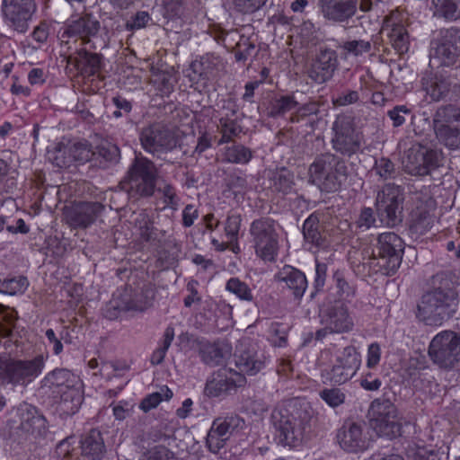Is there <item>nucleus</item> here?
Returning a JSON list of instances; mask_svg holds the SVG:
<instances>
[{
	"label": "nucleus",
	"mask_w": 460,
	"mask_h": 460,
	"mask_svg": "<svg viewBox=\"0 0 460 460\" xmlns=\"http://www.w3.org/2000/svg\"><path fill=\"white\" fill-rule=\"evenodd\" d=\"M319 366L323 385H341L357 374L361 366V357L354 346L339 348L332 344L322 350Z\"/></svg>",
	"instance_id": "f257e3e1"
},
{
	"label": "nucleus",
	"mask_w": 460,
	"mask_h": 460,
	"mask_svg": "<svg viewBox=\"0 0 460 460\" xmlns=\"http://www.w3.org/2000/svg\"><path fill=\"white\" fill-rule=\"evenodd\" d=\"M458 295L449 281L425 293L418 305V318L427 325L440 326L458 307Z\"/></svg>",
	"instance_id": "f03ea898"
},
{
	"label": "nucleus",
	"mask_w": 460,
	"mask_h": 460,
	"mask_svg": "<svg viewBox=\"0 0 460 460\" xmlns=\"http://www.w3.org/2000/svg\"><path fill=\"white\" fill-rule=\"evenodd\" d=\"M41 383L42 387L60 398L59 408L64 413L72 415L79 410L84 399L79 376L66 368H55L45 375Z\"/></svg>",
	"instance_id": "7ed1b4c3"
},
{
	"label": "nucleus",
	"mask_w": 460,
	"mask_h": 460,
	"mask_svg": "<svg viewBox=\"0 0 460 460\" xmlns=\"http://www.w3.org/2000/svg\"><path fill=\"white\" fill-rule=\"evenodd\" d=\"M47 358L42 354L25 359L0 357V380L4 385L26 386L42 374Z\"/></svg>",
	"instance_id": "20e7f679"
},
{
	"label": "nucleus",
	"mask_w": 460,
	"mask_h": 460,
	"mask_svg": "<svg viewBox=\"0 0 460 460\" xmlns=\"http://www.w3.org/2000/svg\"><path fill=\"white\" fill-rule=\"evenodd\" d=\"M309 181L322 190H337L346 179L347 167L339 157L326 153L315 158L308 169Z\"/></svg>",
	"instance_id": "39448f33"
},
{
	"label": "nucleus",
	"mask_w": 460,
	"mask_h": 460,
	"mask_svg": "<svg viewBox=\"0 0 460 460\" xmlns=\"http://www.w3.org/2000/svg\"><path fill=\"white\" fill-rule=\"evenodd\" d=\"M255 254L264 261H273L278 255L279 234L275 220L264 217L253 220L249 229Z\"/></svg>",
	"instance_id": "423d86ee"
},
{
	"label": "nucleus",
	"mask_w": 460,
	"mask_h": 460,
	"mask_svg": "<svg viewBox=\"0 0 460 460\" xmlns=\"http://www.w3.org/2000/svg\"><path fill=\"white\" fill-rule=\"evenodd\" d=\"M428 354L440 368H454L460 361V335L448 330L439 332L431 339Z\"/></svg>",
	"instance_id": "0eeeda50"
},
{
	"label": "nucleus",
	"mask_w": 460,
	"mask_h": 460,
	"mask_svg": "<svg viewBox=\"0 0 460 460\" xmlns=\"http://www.w3.org/2000/svg\"><path fill=\"white\" fill-rule=\"evenodd\" d=\"M443 162L440 149L425 146L422 143L413 144L402 157L405 171L411 175H427L439 167Z\"/></svg>",
	"instance_id": "6e6552de"
},
{
	"label": "nucleus",
	"mask_w": 460,
	"mask_h": 460,
	"mask_svg": "<svg viewBox=\"0 0 460 460\" xmlns=\"http://www.w3.org/2000/svg\"><path fill=\"white\" fill-rule=\"evenodd\" d=\"M368 414L371 427L378 436L392 439L401 435L402 427L398 421L397 410L390 400H374Z\"/></svg>",
	"instance_id": "1a4fd4ad"
},
{
	"label": "nucleus",
	"mask_w": 460,
	"mask_h": 460,
	"mask_svg": "<svg viewBox=\"0 0 460 460\" xmlns=\"http://www.w3.org/2000/svg\"><path fill=\"white\" fill-rule=\"evenodd\" d=\"M354 117H337L333 123L332 137L333 148L344 155L350 156L358 153L363 143L362 134L353 125Z\"/></svg>",
	"instance_id": "9d476101"
},
{
	"label": "nucleus",
	"mask_w": 460,
	"mask_h": 460,
	"mask_svg": "<svg viewBox=\"0 0 460 460\" xmlns=\"http://www.w3.org/2000/svg\"><path fill=\"white\" fill-rule=\"evenodd\" d=\"M377 265L387 276L394 275L402 262L403 243L399 235L393 232H385L378 236Z\"/></svg>",
	"instance_id": "9b49d317"
},
{
	"label": "nucleus",
	"mask_w": 460,
	"mask_h": 460,
	"mask_svg": "<svg viewBox=\"0 0 460 460\" xmlns=\"http://www.w3.org/2000/svg\"><path fill=\"white\" fill-rule=\"evenodd\" d=\"M415 203V208L411 214L410 232L412 236L418 238L427 234L433 226V212L437 204L427 189L416 195Z\"/></svg>",
	"instance_id": "f8f14e48"
},
{
	"label": "nucleus",
	"mask_w": 460,
	"mask_h": 460,
	"mask_svg": "<svg viewBox=\"0 0 460 460\" xmlns=\"http://www.w3.org/2000/svg\"><path fill=\"white\" fill-rule=\"evenodd\" d=\"M140 140L146 151L155 154L171 151L176 147L179 135L172 128L154 124L142 131Z\"/></svg>",
	"instance_id": "ddd939ff"
},
{
	"label": "nucleus",
	"mask_w": 460,
	"mask_h": 460,
	"mask_svg": "<svg viewBox=\"0 0 460 460\" xmlns=\"http://www.w3.org/2000/svg\"><path fill=\"white\" fill-rule=\"evenodd\" d=\"M157 172L155 164L145 157H137L128 172L131 190L140 196H151L155 190Z\"/></svg>",
	"instance_id": "4468645a"
},
{
	"label": "nucleus",
	"mask_w": 460,
	"mask_h": 460,
	"mask_svg": "<svg viewBox=\"0 0 460 460\" xmlns=\"http://www.w3.org/2000/svg\"><path fill=\"white\" fill-rule=\"evenodd\" d=\"M402 192L399 186L386 184L383 187L376 198V211L383 224L387 226L396 224L402 210Z\"/></svg>",
	"instance_id": "2eb2a0df"
},
{
	"label": "nucleus",
	"mask_w": 460,
	"mask_h": 460,
	"mask_svg": "<svg viewBox=\"0 0 460 460\" xmlns=\"http://www.w3.org/2000/svg\"><path fill=\"white\" fill-rule=\"evenodd\" d=\"M244 425V420L237 415L214 420L207 435L206 444L208 450L213 454L218 453L233 432L243 429Z\"/></svg>",
	"instance_id": "dca6fc26"
},
{
	"label": "nucleus",
	"mask_w": 460,
	"mask_h": 460,
	"mask_svg": "<svg viewBox=\"0 0 460 460\" xmlns=\"http://www.w3.org/2000/svg\"><path fill=\"white\" fill-rule=\"evenodd\" d=\"M272 421L282 445L295 447L302 443L305 429L302 420L276 410L272 412Z\"/></svg>",
	"instance_id": "f3484780"
},
{
	"label": "nucleus",
	"mask_w": 460,
	"mask_h": 460,
	"mask_svg": "<svg viewBox=\"0 0 460 460\" xmlns=\"http://www.w3.org/2000/svg\"><path fill=\"white\" fill-rule=\"evenodd\" d=\"M246 378L243 374L232 368H220L207 381L205 393L210 397H218L243 386Z\"/></svg>",
	"instance_id": "a211bd4d"
},
{
	"label": "nucleus",
	"mask_w": 460,
	"mask_h": 460,
	"mask_svg": "<svg viewBox=\"0 0 460 460\" xmlns=\"http://www.w3.org/2000/svg\"><path fill=\"white\" fill-rule=\"evenodd\" d=\"M2 10L9 25L19 32H25L28 22L36 11L34 0H3Z\"/></svg>",
	"instance_id": "6ab92c4d"
},
{
	"label": "nucleus",
	"mask_w": 460,
	"mask_h": 460,
	"mask_svg": "<svg viewBox=\"0 0 460 460\" xmlns=\"http://www.w3.org/2000/svg\"><path fill=\"white\" fill-rule=\"evenodd\" d=\"M431 58L441 66L454 65L460 55V30L456 27L444 29Z\"/></svg>",
	"instance_id": "aec40b11"
},
{
	"label": "nucleus",
	"mask_w": 460,
	"mask_h": 460,
	"mask_svg": "<svg viewBox=\"0 0 460 460\" xmlns=\"http://www.w3.org/2000/svg\"><path fill=\"white\" fill-rule=\"evenodd\" d=\"M103 209L104 207L99 202H80L66 208L65 217L72 227L87 228L97 220Z\"/></svg>",
	"instance_id": "412c9836"
},
{
	"label": "nucleus",
	"mask_w": 460,
	"mask_h": 460,
	"mask_svg": "<svg viewBox=\"0 0 460 460\" xmlns=\"http://www.w3.org/2000/svg\"><path fill=\"white\" fill-rule=\"evenodd\" d=\"M338 65V57L334 50H321L307 69L308 77L316 84H324L332 79Z\"/></svg>",
	"instance_id": "4be33fe9"
},
{
	"label": "nucleus",
	"mask_w": 460,
	"mask_h": 460,
	"mask_svg": "<svg viewBox=\"0 0 460 460\" xmlns=\"http://www.w3.org/2000/svg\"><path fill=\"white\" fill-rule=\"evenodd\" d=\"M11 419L13 426L26 433H40L46 427L45 418L38 410L26 402L21 403L12 412Z\"/></svg>",
	"instance_id": "5701e85b"
},
{
	"label": "nucleus",
	"mask_w": 460,
	"mask_h": 460,
	"mask_svg": "<svg viewBox=\"0 0 460 460\" xmlns=\"http://www.w3.org/2000/svg\"><path fill=\"white\" fill-rule=\"evenodd\" d=\"M100 27V22L90 13L72 17L64 27L62 38H75L81 40L83 44H87L91 38L97 35Z\"/></svg>",
	"instance_id": "b1692460"
},
{
	"label": "nucleus",
	"mask_w": 460,
	"mask_h": 460,
	"mask_svg": "<svg viewBox=\"0 0 460 460\" xmlns=\"http://www.w3.org/2000/svg\"><path fill=\"white\" fill-rule=\"evenodd\" d=\"M323 16L332 22L348 23L358 12V0H318Z\"/></svg>",
	"instance_id": "393cba45"
},
{
	"label": "nucleus",
	"mask_w": 460,
	"mask_h": 460,
	"mask_svg": "<svg viewBox=\"0 0 460 460\" xmlns=\"http://www.w3.org/2000/svg\"><path fill=\"white\" fill-rule=\"evenodd\" d=\"M155 291L150 284H144L141 288L126 291L121 303L111 301V306L119 311H144L147 309L154 299Z\"/></svg>",
	"instance_id": "a878e982"
},
{
	"label": "nucleus",
	"mask_w": 460,
	"mask_h": 460,
	"mask_svg": "<svg viewBox=\"0 0 460 460\" xmlns=\"http://www.w3.org/2000/svg\"><path fill=\"white\" fill-rule=\"evenodd\" d=\"M336 439L341 448L349 453L363 452L368 447V439L362 427L356 423L343 425L337 432Z\"/></svg>",
	"instance_id": "bb28decb"
},
{
	"label": "nucleus",
	"mask_w": 460,
	"mask_h": 460,
	"mask_svg": "<svg viewBox=\"0 0 460 460\" xmlns=\"http://www.w3.org/2000/svg\"><path fill=\"white\" fill-rule=\"evenodd\" d=\"M103 57L102 54L93 53L85 49H81L75 52V56H70L67 63L73 65L79 74L76 83L84 80V76L94 75L101 71Z\"/></svg>",
	"instance_id": "cd10ccee"
},
{
	"label": "nucleus",
	"mask_w": 460,
	"mask_h": 460,
	"mask_svg": "<svg viewBox=\"0 0 460 460\" xmlns=\"http://www.w3.org/2000/svg\"><path fill=\"white\" fill-rule=\"evenodd\" d=\"M215 60L213 56L206 55L190 63L186 75L191 87L200 92L208 85L216 68Z\"/></svg>",
	"instance_id": "c85d7f7f"
},
{
	"label": "nucleus",
	"mask_w": 460,
	"mask_h": 460,
	"mask_svg": "<svg viewBox=\"0 0 460 460\" xmlns=\"http://www.w3.org/2000/svg\"><path fill=\"white\" fill-rule=\"evenodd\" d=\"M282 289H288L296 298H301L308 283L303 271L290 265L283 266L276 275Z\"/></svg>",
	"instance_id": "c756f323"
},
{
	"label": "nucleus",
	"mask_w": 460,
	"mask_h": 460,
	"mask_svg": "<svg viewBox=\"0 0 460 460\" xmlns=\"http://www.w3.org/2000/svg\"><path fill=\"white\" fill-rule=\"evenodd\" d=\"M450 87V81L442 75L426 72L421 78V89L433 102L444 99L448 94Z\"/></svg>",
	"instance_id": "7c9ffc66"
},
{
	"label": "nucleus",
	"mask_w": 460,
	"mask_h": 460,
	"mask_svg": "<svg viewBox=\"0 0 460 460\" xmlns=\"http://www.w3.org/2000/svg\"><path fill=\"white\" fill-rule=\"evenodd\" d=\"M323 324H328V328L335 334L349 332L354 327V322L348 309L342 305L334 306L323 316Z\"/></svg>",
	"instance_id": "2f4dec72"
},
{
	"label": "nucleus",
	"mask_w": 460,
	"mask_h": 460,
	"mask_svg": "<svg viewBox=\"0 0 460 460\" xmlns=\"http://www.w3.org/2000/svg\"><path fill=\"white\" fill-rule=\"evenodd\" d=\"M456 125H448L440 119H434V132L437 138L450 149L460 147V117H456Z\"/></svg>",
	"instance_id": "473e14b6"
},
{
	"label": "nucleus",
	"mask_w": 460,
	"mask_h": 460,
	"mask_svg": "<svg viewBox=\"0 0 460 460\" xmlns=\"http://www.w3.org/2000/svg\"><path fill=\"white\" fill-rule=\"evenodd\" d=\"M134 222L137 233L143 241L155 245L164 238V233L154 226L146 211L137 214Z\"/></svg>",
	"instance_id": "72a5a7b5"
},
{
	"label": "nucleus",
	"mask_w": 460,
	"mask_h": 460,
	"mask_svg": "<svg viewBox=\"0 0 460 460\" xmlns=\"http://www.w3.org/2000/svg\"><path fill=\"white\" fill-rule=\"evenodd\" d=\"M235 366L240 372L254 376L265 367L266 358L262 352L243 351L235 355Z\"/></svg>",
	"instance_id": "f704fd0d"
},
{
	"label": "nucleus",
	"mask_w": 460,
	"mask_h": 460,
	"mask_svg": "<svg viewBox=\"0 0 460 460\" xmlns=\"http://www.w3.org/2000/svg\"><path fill=\"white\" fill-rule=\"evenodd\" d=\"M429 10L435 18L455 22L460 19V0H431Z\"/></svg>",
	"instance_id": "c9c22d12"
},
{
	"label": "nucleus",
	"mask_w": 460,
	"mask_h": 460,
	"mask_svg": "<svg viewBox=\"0 0 460 460\" xmlns=\"http://www.w3.org/2000/svg\"><path fill=\"white\" fill-rule=\"evenodd\" d=\"M82 455L91 460H100L105 453V446L101 433L95 429L81 441Z\"/></svg>",
	"instance_id": "e433bc0d"
},
{
	"label": "nucleus",
	"mask_w": 460,
	"mask_h": 460,
	"mask_svg": "<svg viewBox=\"0 0 460 460\" xmlns=\"http://www.w3.org/2000/svg\"><path fill=\"white\" fill-rule=\"evenodd\" d=\"M270 187L275 192L286 195L291 193L294 190V175L286 168L273 172L270 177Z\"/></svg>",
	"instance_id": "4c0bfd02"
},
{
	"label": "nucleus",
	"mask_w": 460,
	"mask_h": 460,
	"mask_svg": "<svg viewBox=\"0 0 460 460\" xmlns=\"http://www.w3.org/2000/svg\"><path fill=\"white\" fill-rule=\"evenodd\" d=\"M71 142L67 144L58 143L52 149L48 151V158L59 168L68 167L72 164Z\"/></svg>",
	"instance_id": "58836bf2"
},
{
	"label": "nucleus",
	"mask_w": 460,
	"mask_h": 460,
	"mask_svg": "<svg viewBox=\"0 0 460 460\" xmlns=\"http://www.w3.org/2000/svg\"><path fill=\"white\" fill-rule=\"evenodd\" d=\"M252 158L251 149L243 145H233L224 149L223 159L227 163L246 164Z\"/></svg>",
	"instance_id": "ea45409f"
},
{
	"label": "nucleus",
	"mask_w": 460,
	"mask_h": 460,
	"mask_svg": "<svg viewBox=\"0 0 460 460\" xmlns=\"http://www.w3.org/2000/svg\"><path fill=\"white\" fill-rule=\"evenodd\" d=\"M29 287V281L26 277L18 276L4 279L0 284V293L9 296L23 294Z\"/></svg>",
	"instance_id": "a19ab883"
},
{
	"label": "nucleus",
	"mask_w": 460,
	"mask_h": 460,
	"mask_svg": "<svg viewBox=\"0 0 460 460\" xmlns=\"http://www.w3.org/2000/svg\"><path fill=\"white\" fill-rule=\"evenodd\" d=\"M199 353L203 362L211 366L221 364L225 358L223 349L216 343H203Z\"/></svg>",
	"instance_id": "79ce46f5"
},
{
	"label": "nucleus",
	"mask_w": 460,
	"mask_h": 460,
	"mask_svg": "<svg viewBox=\"0 0 460 460\" xmlns=\"http://www.w3.org/2000/svg\"><path fill=\"white\" fill-rule=\"evenodd\" d=\"M393 47L399 52L404 53L409 49V34L405 27L401 23L394 24L389 34Z\"/></svg>",
	"instance_id": "37998d69"
},
{
	"label": "nucleus",
	"mask_w": 460,
	"mask_h": 460,
	"mask_svg": "<svg viewBox=\"0 0 460 460\" xmlns=\"http://www.w3.org/2000/svg\"><path fill=\"white\" fill-rule=\"evenodd\" d=\"M222 137L219 144L229 142L234 137L237 136L242 128L238 119L231 117H221L219 120Z\"/></svg>",
	"instance_id": "c03bdc74"
},
{
	"label": "nucleus",
	"mask_w": 460,
	"mask_h": 460,
	"mask_svg": "<svg viewBox=\"0 0 460 460\" xmlns=\"http://www.w3.org/2000/svg\"><path fill=\"white\" fill-rule=\"evenodd\" d=\"M70 155L72 156V164L74 162L84 164L90 161L92 157H95L96 153L93 151V146L88 144V142H74L71 143Z\"/></svg>",
	"instance_id": "a18cd8bd"
},
{
	"label": "nucleus",
	"mask_w": 460,
	"mask_h": 460,
	"mask_svg": "<svg viewBox=\"0 0 460 460\" xmlns=\"http://www.w3.org/2000/svg\"><path fill=\"white\" fill-rule=\"evenodd\" d=\"M226 289L236 296L239 299L252 301L253 299L252 289L249 286L237 278H231L226 285Z\"/></svg>",
	"instance_id": "49530a36"
},
{
	"label": "nucleus",
	"mask_w": 460,
	"mask_h": 460,
	"mask_svg": "<svg viewBox=\"0 0 460 460\" xmlns=\"http://www.w3.org/2000/svg\"><path fill=\"white\" fill-rule=\"evenodd\" d=\"M173 329L171 327L166 328L164 333L162 345L158 349H156L151 356L152 365H160L164 361L166 352L173 341Z\"/></svg>",
	"instance_id": "de8ad7c7"
},
{
	"label": "nucleus",
	"mask_w": 460,
	"mask_h": 460,
	"mask_svg": "<svg viewBox=\"0 0 460 460\" xmlns=\"http://www.w3.org/2000/svg\"><path fill=\"white\" fill-rule=\"evenodd\" d=\"M320 398L330 407L336 408L345 402L346 395L340 388H324L319 393Z\"/></svg>",
	"instance_id": "09e8293b"
},
{
	"label": "nucleus",
	"mask_w": 460,
	"mask_h": 460,
	"mask_svg": "<svg viewBox=\"0 0 460 460\" xmlns=\"http://www.w3.org/2000/svg\"><path fill=\"white\" fill-rule=\"evenodd\" d=\"M93 151L96 153L95 156L102 157L107 162L117 161L119 155V147L108 140H102V142L95 146Z\"/></svg>",
	"instance_id": "8fccbe9b"
},
{
	"label": "nucleus",
	"mask_w": 460,
	"mask_h": 460,
	"mask_svg": "<svg viewBox=\"0 0 460 460\" xmlns=\"http://www.w3.org/2000/svg\"><path fill=\"white\" fill-rule=\"evenodd\" d=\"M154 85L161 95H168L173 91L174 78L169 72H161L153 79Z\"/></svg>",
	"instance_id": "3c124183"
},
{
	"label": "nucleus",
	"mask_w": 460,
	"mask_h": 460,
	"mask_svg": "<svg viewBox=\"0 0 460 460\" xmlns=\"http://www.w3.org/2000/svg\"><path fill=\"white\" fill-rule=\"evenodd\" d=\"M342 49L348 54L358 57L365 53H368L372 49V43L371 40H348L343 43Z\"/></svg>",
	"instance_id": "603ef678"
},
{
	"label": "nucleus",
	"mask_w": 460,
	"mask_h": 460,
	"mask_svg": "<svg viewBox=\"0 0 460 460\" xmlns=\"http://www.w3.org/2000/svg\"><path fill=\"white\" fill-rule=\"evenodd\" d=\"M298 102L293 97L284 96L275 101L273 111L275 114H284L291 112L292 115L297 112Z\"/></svg>",
	"instance_id": "864d4df0"
},
{
	"label": "nucleus",
	"mask_w": 460,
	"mask_h": 460,
	"mask_svg": "<svg viewBox=\"0 0 460 460\" xmlns=\"http://www.w3.org/2000/svg\"><path fill=\"white\" fill-rule=\"evenodd\" d=\"M158 191L162 194L164 208L178 209L180 199L176 194L175 189L171 184H164L158 189Z\"/></svg>",
	"instance_id": "5fc2aeb1"
},
{
	"label": "nucleus",
	"mask_w": 460,
	"mask_h": 460,
	"mask_svg": "<svg viewBox=\"0 0 460 460\" xmlns=\"http://www.w3.org/2000/svg\"><path fill=\"white\" fill-rule=\"evenodd\" d=\"M163 8V15L165 18L180 17L183 12L184 0H160Z\"/></svg>",
	"instance_id": "6e6d98bb"
},
{
	"label": "nucleus",
	"mask_w": 460,
	"mask_h": 460,
	"mask_svg": "<svg viewBox=\"0 0 460 460\" xmlns=\"http://www.w3.org/2000/svg\"><path fill=\"white\" fill-rule=\"evenodd\" d=\"M337 292L340 298L344 301L349 302L355 295V288L349 283L341 274L334 275Z\"/></svg>",
	"instance_id": "4d7b16f0"
},
{
	"label": "nucleus",
	"mask_w": 460,
	"mask_h": 460,
	"mask_svg": "<svg viewBox=\"0 0 460 460\" xmlns=\"http://www.w3.org/2000/svg\"><path fill=\"white\" fill-rule=\"evenodd\" d=\"M303 234L306 242L319 247L323 244V240L317 226L311 221L310 218L306 219L303 226Z\"/></svg>",
	"instance_id": "13d9d810"
},
{
	"label": "nucleus",
	"mask_w": 460,
	"mask_h": 460,
	"mask_svg": "<svg viewBox=\"0 0 460 460\" xmlns=\"http://www.w3.org/2000/svg\"><path fill=\"white\" fill-rule=\"evenodd\" d=\"M241 217L237 215H230L227 217L225 225V234L229 243L236 242L240 230Z\"/></svg>",
	"instance_id": "bf43d9fd"
},
{
	"label": "nucleus",
	"mask_w": 460,
	"mask_h": 460,
	"mask_svg": "<svg viewBox=\"0 0 460 460\" xmlns=\"http://www.w3.org/2000/svg\"><path fill=\"white\" fill-rule=\"evenodd\" d=\"M268 0H234V7L243 13H252L265 5Z\"/></svg>",
	"instance_id": "052dcab7"
},
{
	"label": "nucleus",
	"mask_w": 460,
	"mask_h": 460,
	"mask_svg": "<svg viewBox=\"0 0 460 460\" xmlns=\"http://www.w3.org/2000/svg\"><path fill=\"white\" fill-rule=\"evenodd\" d=\"M255 49L254 43L248 38H241L236 45L234 58L236 61H245L252 55Z\"/></svg>",
	"instance_id": "680f3d73"
},
{
	"label": "nucleus",
	"mask_w": 460,
	"mask_h": 460,
	"mask_svg": "<svg viewBox=\"0 0 460 460\" xmlns=\"http://www.w3.org/2000/svg\"><path fill=\"white\" fill-rule=\"evenodd\" d=\"M45 336L48 341V344L52 346L53 354L58 356L63 351V343L62 340L65 342H68L67 339L64 336V332L60 333V336L58 337L53 329H48L45 332Z\"/></svg>",
	"instance_id": "e2e57ef3"
},
{
	"label": "nucleus",
	"mask_w": 460,
	"mask_h": 460,
	"mask_svg": "<svg viewBox=\"0 0 460 460\" xmlns=\"http://www.w3.org/2000/svg\"><path fill=\"white\" fill-rule=\"evenodd\" d=\"M411 126L416 135H424L428 131H434V122L429 117H411Z\"/></svg>",
	"instance_id": "0e129e2a"
},
{
	"label": "nucleus",
	"mask_w": 460,
	"mask_h": 460,
	"mask_svg": "<svg viewBox=\"0 0 460 460\" xmlns=\"http://www.w3.org/2000/svg\"><path fill=\"white\" fill-rule=\"evenodd\" d=\"M359 100V93L355 90H344L335 99H333L334 106H347L356 103Z\"/></svg>",
	"instance_id": "69168bd1"
},
{
	"label": "nucleus",
	"mask_w": 460,
	"mask_h": 460,
	"mask_svg": "<svg viewBox=\"0 0 460 460\" xmlns=\"http://www.w3.org/2000/svg\"><path fill=\"white\" fill-rule=\"evenodd\" d=\"M374 169L381 178L387 179L394 172V164L387 158L382 157L376 160Z\"/></svg>",
	"instance_id": "338daca9"
},
{
	"label": "nucleus",
	"mask_w": 460,
	"mask_h": 460,
	"mask_svg": "<svg viewBox=\"0 0 460 460\" xmlns=\"http://www.w3.org/2000/svg\"><path fill=\"white\" fill-rule=\"evenodd\" d=\"M169 450L164 447H155L144 454L139 460H168Z\"/></svg>",
	"instance_id": "774afa93"
}]
</instances>
